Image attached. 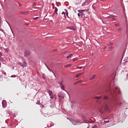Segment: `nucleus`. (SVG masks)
<instances>
[{
  "label": "nucleus",
  "mask_w": 128,
  "mask_h": 128,
  "mask_svg": "<svg viewBox=\"0 0 128 128\" xmlns=\"http://www.w3.org/2000/svg\"><path fill=\"white\" fill-rule=\"evenodd\" d=\"M88 11H89L88 9H84V10H78V12L81 14V18H88V16L86 15V14H84V12H87L88 14H90V12Z\"/></svg>",
  "instance_id": "obj_1"
},
{
  "label": "nucleus",
  "mask_w": 128,
  "mask_h": 128,
  "mask_svg": "<svg viewBox=\"0 0 128 128\" xmlns=\"http://www.w3.org/2000/svg\"><path fill=\"white\" fill-rule=\"evenodd\" d=\"M104 108L106 111H108V110L109 109L108 104L104 103V104L102 105V106L100 108V109L99 110V111L100 112H101V114H103L104 112Z\"/></svg>",
  "instance_id": "obj_2"
},
{
  "label": "nucleus",
  "mask_w": 128,
  "mask_h": 128,
  "mask_svg": "<svg viewBox=\"0 0 128 128\" xmlns=\"http://www.w3.org/2000/svg\"><path fill=\"white\" fill-rule=\"evenodd\" d=\"M66 12H62V18H66V16H68V12L67 10H66Z\"/></svg>",
  "instance_id": "obj_3"
},
{
  "label": "nucleus",
  "mask_w": 128,
  "mask_h": 128,
  "mask_svg": "<svg viewBox=\"0 0 128 128\" xmlns=\"http://www.w3.org/2000/svg\"><path fill=\"white\" fill-rule=\"evenodd\" d=\"M102 98V96H100V97H98L96 96L94 98V99L97 100H96V102L98 104H100L101 103V100H100V99Z\"/></svg>",
  "instance_id": "obj_4"
},
{
  "label": "nucleus",
  "mask_w": 128,
  "mask_h": 128,
  "mask_svg": "<svg viewBox=\"0 0 128 128\" xmlns=\"http://www.w3.org/2000/svg\"><path fill=\"white\" fill-rule=\"evenodd\" d=\"M2 107L5 108L7 106V102L6 100H4L2 101Z\"/></svg>",
  "instance_id": "obj_5"
},
{
  "label": "nucleus",
  "mask_w": 128,
  "mask_h": 128,
  "mask_svg": "<svg viewBox=\"0 0 128 128\" xmlns=\"http://www.w3.org/2000/svg\"><path fill=\"white\" fill-rule=\"evenodd\" d=\"M72 123L74 125H76V124L80 123V121H79V120H74L73 121H72Z\"/></svg>",
  "instance_id": "obj_6"
},
{
  "label": "nucleus",
  "mask_w": 128,
  "mask_h": 128,
  "mask_svg": "<svg viewBox=\"0 0 128 128\" xmlns=\"http://www.w3.org/2000/svg\"><path fill=\"white\" fill-rule=\"evenodd\" d=\"M60 88H62V90H64V86L63 82H62L60 83Z\"/></svg>",
  "instance_id": "obj_7"
},
{
  "label": "nucleus",
  "mask_w": 128,
  "mask_h": 128,
  "mask_svg": "<svg viewBox=\"0 0 128 128\" xmlns=\"http://www.w3.org/2000/svg\"><path fill=\"white\" fill-rule=\"evenodd\" d=\"M22 66V68H26V66H27L28 64L26 62H24Z\"/></svg>",
  "instance_id": "obj_8"
},
{
  "label": "nucleus",
  "mask_w": 128,
  "mask_h": 128,
  "mask_svg": "<svg viewBox=\"0 0 128 128\" xmlns=\"http://www.w3.org/2000/svg\"><path fill=\"white\" fill-rule=\"evenodd\" d=\"M66 28H69L70 30H75V28H74V26H69V27H66Z\"/></svg>",
  "instance_id": "obj_9"
},
{
  "label": "nucleus",
  "mask_w": 128,
  "mask_h": 128,
  "mask_svg": "<svg viewBox=\"0 0 128 128\" xmlns=\"http://www.w3.org/2000/svg\"><path fill=\"white\" fill-rule=\"evenodd\" d=\"M48 92L49 94V95L51 96H52L53 92L52 91L50 90H48Z\"/></svg>",
  "instance_id": "obj_10"
},
{
  "label": "nucleus",
  "mask_w": 128,
  "mask_h": 128,
  "mask_svg": "<svg viewBox=\"0 0 128 128\" xmlns=\"http://www.w3.org/2000/svg\"><path fill=\"white\" fill-rule=\"evenodd\" d=\"M20 13L22 14H28L29 13V12H28V11L21 12Z\"/></svg>",
  "instance_id": "obj_11"
},
{
  "label": "nucleus",
  "mask_w": 128,
  "mask_h": 128,
  "mask_svg": "<svg viewBox=\"0 0 128 128\" xmlns=\"http://www.w3.org/2000/svg\"><path fill=\"white\" fill-rule=\"evenodd\" d=\"M83 74H84V72H82V73H80V74H76V78H78L80 76L83 75Z\"/></svg>",
  "instance_id": "obj_12"
},
{
  "label": "nucleus",
  "mask_w": 128,
  "mask_h": 128,
  "mask_svg": "<svg viewBox=\"0 0 128 128\" xmlns=\"http://www.w3.org/2000/svg\"><path fill=\"white\" fill-rule=\"evenodd\" d=\"M58 12V9L57 8H56L54 12V14H57Z\"/></svg>",
  "instance_id": "obj_13"
},
{
  "label": "nucleus",
  "mask_w": 128,
  "mask_h": 128,
  "mask_svg": "<svg viewBox=\"0 0 128 128\" xmlns=\"http://www.w3.org/2000/svg\"><path fill=\"white\" fill-rule=\"evenodd\" d=\"M96 76V74H94L92 76L90 77V80H94V78H95Z\"/></svg>",
  "instance_id": "obj_14"
},
{
  "label": "nucleus",
  "mask_w": 128,
  "mask_h": 128,
  "mask_svg": "<svg viewBox=\"0 0 128 128\" xmlns=\"http://www.w3.org/2000/svg\"><path fill=\"white\" fill-rule=\"evenodd\" d=\"M114 18V15H113V14L110 15V16H108V18Z\"/></svg>",
  "instance_id": "obj_15"
},
{
  "label": "nucleus",
  "mask_w": 128,
  "mask_h": 128,
  "mask_svg": "<svg viewBox=\"0 0 128 128\" xmlns=\"http://www.w3.org/2000/svg\"><path fill=\"white\" fill-rule=\"evenodd\" d=\"M72 66V64H68L65 65L64 67L65 68H69L70 66Z\"/></svg>",
  "instance_id": "obj_16"
},
{
  "label": "nucleus",
  "mask_w": 128,
  "mask_h": 128,
  "mask_svg": "<svg viewBox=\"0 0 128 128\" xmlns=\"http://www.w3.org/2000/svg\"><path fill=\"white\" fill-rule=\"evenodd\" d=\"M67 52H68V54H70V51H65V52H62V54H66Z\"/></svg>",
  "instance_id": "obj_17"
},
{
  "label": "nucleus",
  "mask_w": 128,
  "mask_h": 128,
  "mask_svg": "<svg viewBox=\"0 0 128 128\" xmlns=\"http://www.w3.org/2000/svg\"><path fill=\"white\" fill-rule=\"evenodd\" d=\"M58 98L60 100H62V98H64L63 96H62L61 95H58Z\"/></svg>",
  "instance_id": "obj_18"
},
{
  "label": "nucleus",
  "mask_w": 128,
  "mask_h": 128,
  "mask_svg": "<svg viewBox=\"0 0 128 128\" xmlns=\"http://www.w3.org/2000/svg\"><path fill=\"white\" fill-rule=\"evenodd\" d=\"M73 56V54H70V55L68 56H67V59L68 60L69 58L70 57H72Z\"/></svg>",
  "instance_id": "obj_19"
},
{
  "label": "nucleus",
  "mask_w": 128,
  "mask_h": 128,
  "mask_svg": "<svg viewBox=\"0 0 128 128\" xmlns=\"http://www.w3.org/2000/svg\"><path fill=\"white\" fill-rule=\"evenodd\" d=\"M92 128H98V126L96 124H94V126L92 127Z\"/></svg>",
  "instance_id": "obj_20"
},
{
  "label": "nucleus",
  "mask_w": 128,
  "mask_h": 128,
  "mask_svg": "<svg viewBox=\"0 0 128 128\" xmlns=\"http://www.w3.org/2000/svg\"><path fill=\"white\" fill-rule=\"evenodd\" d=\"M112 45V44L111 42H110L109 44H108V46H111Z\"/></svg>",
  "instance_id": "obj_21"
},
{
  "label": "nucleus",
  "mask_w": 128,
  "mask_h": 128,
  "mask_svg": "<svg viewBox=\"0 0 128 128\" xmlns=\"http://www.w3.org/2000/svg\"><path fill=\"white\" fill-rule=\"evenodd\" d=\"M112 48H112V47H110V48H108L109 51H112Z\"/></svg>",
  "instance_id": "obj_22"
},
{
  "label": "nucleus",
  "mask_w": 128,
  "mask_h": 128,
  "mask_svg": "<svg viewBox=\"0 0 128 128\" xmlns=\"http://www.w3.org/2000/svg\"><path fill=\"white\" fill-rule=\"evenodd\" d=\"M18 64H20V66H22V62H18Z\"/></svg>",
  "instance_id": "obj_23"
},
{
  "label": "nucleus",
  "mask_w": 128,
  "mask_h": 128,
  "mask_svg": "<svg viewBox=\"0 0 128 128\" xmlns=\"http://www.w3.org/2000/svg\"><path fill=\"white\" fill-rule=\"evenodd\" d=\"M108 96H104V100H108Z\"/></svg>",
  "instance_id": "obj_24"
},
{
  "label": "nucleus",
  "mask_w": 128,
  "mask_h": 128,
  "mask_svg": "<svg viewBox=\"0 0 128 128\" xmlns=\"http://www.w3.org/2000/svg\"><path fill=\"white\" fill-rule=\"evenodd\" d=\"M36 4V3L34 2L33 4L32 5V6H35Z\"/></svg>",
  "instance_id": "obj_25"
},
{
  "label": "nucleus",
  "mask_w": 128,
  "mask_h": 128,
  "mask_svg": "<svg viewBox=\"0 0 128 128\" xmlns=\"http://www.w3.org/2000/svg\"><path fill=\"white\" fill-rule=\"evenodd\" d=\"M115 26H119V24H115Z\"/></svg>",
  "instance_id": "obj_26"
},
{
  "label": "nucleus",
  "mask_w": 128,
  "mask_h": 128,
  "mask_svg": "<svg viewBox=\"0 0 128 128\" xmlns=\"http://www.w3.org/2000/svg\"><path fill=\"white\" fill-rule=\"evenodd\" d=\"M118 32H120L121 28H118Z\"/></svg>",
  "instance_id": "obj_27"
},
{
  "label": "nucleus",
  "mask_w": 128,
  "mask_h": 128,
  "mask_svg": "<svg viewBox=\"0 0 128 128\" xmlns=\"http://www.w3.org/2000/svg\"><path fill=\"white\" fill-rule=\"evenodd\" d=\"M82 66L78 67V68H79V69H82Z\"/></svg>",
  "instance_id": "obj_28"
},
{
  "label": "nucleus",
  "mask_w": 128,
  "mask_h": 128,
  "mask_svg": "<svg viewBox=\"0 0 128 128\" xmlns=\"http://www.w3.org/2000/svg\"><path fill=\"white\" fill-rule=\"evenodd\" d=\"M50 98L51 99H54V97H53L52 95L50 96Z\"/></svg>",
  "instance_id": "obj_29"
},
{
  "label": "nucleus",
  "mask_w": 128,
  "mask_h": 128,
  "mask_svg": "<svg viewBox=\"0 0 128 128\" xmlns=\"http://www.w3.org/2000/svg\"><path fill=\"white\" fill-rule=\"evenodd\" d=\"M104 122H106V123H108V122H109V120L107 121V120H104Z\"/></svg>",
  "instance_id": "obj_30"
},
{
  "label": "nucleus",
  "mask_w": 128,
  "mask_h": 128,
  "mask_svg": "<svg viewBox=\"0 0 128 128\" xmlns=\"http://www.w3.org/2000/svg\"><path fill=\"white\" fill-rule=\"evenodd\" d=\"M38 18V17H36V18H34V20H36V19H37Z\"/></svg>",
  "instance_id": "obj_31"
},
{
  "label": "nucleus",
  "mask_w": 128,
  "mask_h": 128,
  "mask_svg": "<svg viewBox=\"0 0 128 128\" xmlns=\"http://www.w3.org/2000/svg\"><path fill=\"white\" fill-rule=\"evenodd\" d=\"M78 16H80L81 14H78Z\"/></svg>",
  "instance_id": "obj_32"
},
{
  "label": "nucleus",
  "mask_w": 128,
  "mask_h": 128,
  "mask_svg": "<svg viewBox=\"0 0 128 128\" xmlns=\"http://www.w3.org/2000/svg\"><path fill=\"white\" fill-rule=\"evenodd\" d=\"M28 52H26L25 53V56H27Z\"/></svg>",
  "instance_id": "obj_33"
},
{
  "label": "nucleus",
  "mask_w": 128,
  "mask_h": 128,
  "mask_svg": "<svg viewBox=\"0 0 128 128\" xmlns=\"http://www.w3.org/2000/svg\"><path fill=\"white\" fill-rule=\"evenodd\" d=\"M76 60V59H74V60H73L74 62H75Z\"/></svg>",
  "instance_id": "obj_34"
},
{
  "label": "nucleus",
  "mask_w": 128,
  "mask_h": 128,
  "mask_svg": "<svg viewBox=\"0 0 128 128\" xmlns=\"http://www.w3.org/2000/svg\"><path fill=\"white\" fill-rule=\"evenodd\" d=\"M2 56V52H0V57Z\"/></svg>",
  "instance_id": "obj_35"
},
{
  "label": "nucleus",
  "mask_w": 128,
  "mask_h": 128,
  "mask_svg": "<svg viewBox=\"0 0 128 128\" xmlns=\"http://www.w3.org/2000/svg\"><path fill=\"white\" fill-rule=\"evenodd\" d=\"M47 68L50 70V71H51L50 70V68H48V67H47Z\"/></svg>",
  "instance_id": "obj_36"
},
{
  "label": "nucleus",
  "mask_w": 128,
  "mask_h": 128,
  "mask_svg": "<svg viewBox=\"0 0 128 128\" xmlns=\"http://www.w3.org/2000/svg\"><path fill=\"white\" fill-rule=\"evenodd\" d=\"M52 72H53L54 75L56 76V74H55L54 73V72L53 71H52Z\"/></svg>",
  "instance_id": "obj_37"
},
{
  "label": "nucleus",
  "mask_w": 128,
  "mask_h": 128,
  "mask_svg": "<svg viewBox=\"0 0 128 128\" xmlns=\"http://www.w3.org/2000/svg\"><path fill=\"white\" fill-rule=\"evenodd\" d=\"M1 66H2V64H1V63L0 62V68Z\"/></svg>",
  "instance_id": "obj_38"
},
{
  "label": "nucleus",
  "mask_w": 128,
  "mask_h": 128,
  "mask_svg": "<svg viewBox=\"0 0 128 128\" xmlns=\"http://www.w3.org/2000/svg\"><path fill=\"white\" fill-rule=\"evenodd\" d=\"M87 14V12H85L84 14Z\"/></svg>",
  "instance_id": "obj_39"
},
{
  "label": "nucleus",
  "mask_w": 128,
  "mask_h": 128,
  "mask_svg": "<svg viewBox=\"0 0 128 128\" xmlns=\"http://www.w3.org/2000/svg\"><path fill=\"white\" fill-rule=\"evenodd\" d=\"M106 47H104V50H105V49H106Z\"/></svg>",
  "instance_id": "obj_40"
},
{
  "label": "nucleus",
  "mask_w": 128,
  "mask_h": 128,
  "mask_svg": "<svg viewBox=\"0 0 128 128\" xmlns=\"http://www.w3.org/2000/svg\"><path fill=\"white\" fill-rule=\"evenodd\" d=\"M19 6H21V4H19Z\"/></svg>",
  "instance_id": "obj_41"
},
{
  "label": "nucleus",
  "mask_w": 128,
  "mask_h": 128,
  "mask_svg": "<svg viewBox=\"0 0 128 128\" xmlns=\"http://www.w3.org/2000/svg\"><path fill=\"white\" fill-rule=\"evenodd\" d=\"M112 19H113V20H115L116 18H112Z\"/></svg>",
  "instance_id": "obj_42"
},
{
  "label": "nucleus",
  "mask_w": 128,
  "mask_h": 128,
  "mask_svg": "<svg viewBox=\"0 0 128 128\" xmlns=\"http://www.w3.org/2000/svg\"><path fill=\"white\" fill-rule=\"evenodd\" d=\"M12 78L14 77L13 76H11Z\"/></svg>",
  "instance_id": "obj_43"
},
{
  "label": "nucleus",
  "mask_w": 128,
  "mask_h": 128,
  "mask_svg": "<svg viewBox=\"0 0 128 128\" xmlns=\"http://www.w3.org/2000/svg\"><path fill=\"white\" fill-rule=\"evenodd\" d=\"M80 82H82V81H80Z\"/></svg>",
  "instance_id": "obj_44"
},
{
  "label": "nucleus",
  "mask_w": 128,
  "mask_h": 128,
  "mask_svg": "<svg viewBox=\"0 0 128 128\" xmlns=\"http://www.w3.org/2000/svg\"><path fill=\"white\" fill-rule=\"evenodd\" d=\"M4 74H6V73L5 72V73H4Z\"/></svg>",
  "instance_id": "obj_45"
},
{
  "label": "nucleus",
  "mask_w": 128,
  "mask_h": 128,
  "mask_svg": "<svg viewBox=\"0 0 128 128\" xmlns=\"http://www.w3.org/2000/svg\"><path fill=\"white\" fill-rule=\"evenodd\" d=\"M43 78H45L44 77H43Z\"/></svg>",
  "instance_id": "obj_46"
}]
</instances>
